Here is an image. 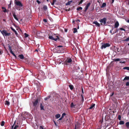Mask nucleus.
I'll return each mask as SVG.
<instances>
[{"mask_svg": "<svg viewBox=\"0 0 129 129\" xmlns=\"http://www.w3.org/2000/svg\"><path fill=\"white\" fill-rule=\"evenodd\" d=\"M93 24H95L96 26L99 27H100V24L98 23L97 21L93 22Z\"/></svg>", "mask_w": 129, "mask_h": 129, "instance_id": "nucleus-10", "label": "nucleus"}, {"mask_svg": "<svg viewBox=\"0 0 129 129\" xmlns=\"http://www.w3.org/2000/svg\"><path fill=\"white\" fill-rule=\"evenodd\" d=\"M10 28L15 33V35L17 36L18 35V33L16 31L15 29H13L12 27H11Z\"/></svg>", "mask_w": 129, "mask_h": 129, "instance_id": "nucleus-12", "label": "nucleus"}, {"mask_svg": "<svg viewBox=\"0 0 129 129\" xmlns=\"http://www.w3.org/2000/svg\"><path fill=\"white\" fill-rule=\"evenodd\" d=\"M84 0H81L79 3L78 5H80V4H81Z\"/></svg>", "mask_w": 129, "mask_h": 129, "instance_id": "nucleus-38", "label": "nucleus"}, {"mask_svg": "<svg viewBox=\"0 0 129 129\" xmlns=\"http://www.w3.org/2000/svg\"><path fill=\"white\" fill-rule=\"evenodd\" d=\"M10 53L15 57V58H16V55L12 51L10 52Z\"/></svg>", "mask_w": 129, "mask_h": 129, "instance_id": "nucleus-27", "label": "nucleus"}, {"mask_svg": "<svg viewBox=\"0 0 129 129\" xmlns=\"http://www.w3.org/2000/svg\"><path fill=\"white\" fill-rule=\"evenodd\" d=\"M18 125H15L13 129H17V128L18 127Z\"/></svg>", "mask_w": 129, "mask_h": 129, "instance_id": "nucleus-45", "label": "nucleus"}, {"mask_svg": "<svg viewBox=\"0 0 129 129\" xmlns=\"http://www.w3.org/2000/svg\"><path fill=\"white\" fill-rule=\"evenodd\" d=\"M90 3L89 2L88 3H87V4L86 6L85 7V9L84 11L85 12H86L87 10L88 9V8L90 6Z\"/></svg>", "mask_w": 129, "mask_h": 129, "instance_id": "nucleus-8", "label": "nucleus"}, {"mask_svg": "<svg viewBox=\"0 0 129 129\" xmlns=\"http://www.w3.org/2000/svg\"><path fill=\"white\" fill-rule=\"evenodd\" d=\"M119 26V24L118 21H116L115 23L114 28H117Z\"/></svg>", "mask_w": 129, "mask_h": 129, "instance_id": "nucleus-9", "label": "nucleus"}, {"mask_svg": "<svg viewBox=\"0 0 129 129\" xmlns=\"http://www.w3.org/2000/svg\"><path fill=\"white\" fill-rule=\"evenodd\" d=\"M75 105H74L73 103L72 102L71 103V108H75Z\"/></svg>", "mask_w": 129, "mask_h": 129, "instance_id": "nucleus-22", "label": "nucleus"}, {"mask_svg": "<svg viewBox=\"0 0 129 129\" xmlns=\"http://www.w3.org/2000/svg\"><path fill=\"white\" fill-rule=\"evenodd\" d=\"M124 62H124V61H123V62H122V61H120V63H124Z\"/></svg>", "mask_w": 129, "mask_h": 129, "instance_id": "nucleus-61", "label": "nucleus"}, {"mask_svg": "<svg viewBox=\"0 0 129 129\" xmlns=\"http://www.w3.org/2000/svg\"><path fill=\"white\" fill-rule=\"evenodd\" d=\"M54 124H55V125H56V122H55V121H54Z\"/></svg>", "mask_w": 129, "mask_h": 129, "instance_id": "nucleus-59", "label": "nucleus"}, {"mask_svg": "<svg viewBox=\"0 0 129 129\" xmlns=\"http://www.w3.org/2000/svg\"><path fill=\"white\" fill-rule=\"evenodd\" d=\"M114 29V27H112V29H111V30L113 31V30Z\"/></svg>", "mask_w": 129, "mask_h": 129, "instance_id": "nucleus-57", "label": "nucleus"}, {"mask_svg": "<svg viewBox=\"0 0 129 129\" xmlns=\"http://www.w3.org/2000/svg\"><path fill=\"white\" fill-rule=\"evenodd\" d=\"M60 116V115L59 114H58L55 115V117L56 118H58Z\"/></svg>", "mask_w": 129, "mask_h": 129, "instance_id": "nucleus-21", "label": "nucleus"}, {"mask_svg": "<svg viewBox=\"0 0 129 129\" xmlns=\"http://www.w3.org/2000/svg\"><path fill=\"white\" fill-rule=\"evenodd\" d=\"M66 115V114L65 113H62V115L61 117L62 118H63L64 117V116L65 115Z\"/></svg>", "mask_w": 129, "mask_h": 129, "instance_id": "nucleus-36", "label": "nucleus"}, {"mask_svg": "<svg viewBox=\"0 0 129 129\" xmlns=\"http://www.w3.org/2000/svg\"><path fill=\"white\" fill-rule=\"evenodd\" d=\"M64 31L65 32H67V30L66 29H64Z\"/></svg>", "mask_w": 129, "mask_h": 129, "instance_id": "nucleus-56", "label": "nucleus"}, {"mask_svg": "<svg viewBox=\"0 0 129 129\" xmlns=\"http://www.w3.org/2000/svg\"><path fill=\"white\" fill-rule=\"evenodd\" d=\"M107 19L106 17H104L102 19L99 20V21L101 23L100 24L101 25L103 24V25H106Z\"/></svg>", "mask_w": 129, "mask_h": 129, "instance_id": "nucleus-2", "label": "nucleus"}, {"mask_svg": "<svg viewBox=\"0 0 129 129\" xmlns=\"http://www.w3.org/2000/svg\"><path fill=\"white\" fill-rule=\"evenodd\" d=\"M115 50L117 52H120V49H119V48L116 47L115 49Z\"/></svg>", "mask_w": 129, "mask_h": 129, "instance_id": "nucleus-26", "label": "nucleus"}, {"mask_svg": "<svg viewBox=\"0 0 129 129\" xmlns=\"http://www.w3.org/2000/svg\"><path fill=\"white\" fill-rule=\"evenodd\" d=\"M112 31H113L111 30H110V33H111V34L112 35H113V34H114V33H113H113H112Z\"/></svg>", "mask_w": 129, "mask_h": 129, "instance_id": "nucleus-50", "label": "nucleus"}, {"mask_svg": "<svg viewBox=\"0 0 129 129\" xmlns=\"http://www.w3.org/2000/svg\"><path fill=\"white\" fill-rule=\"evenodd\" d=\"M13 102L14 103H14V100H15V99H16H16H17L16 98H13Z\"/></svg>", "mask_w": 129, "mask_h": 129, "instance_id": "nucleus-52", "label": "nucleus"}, {"mask_svg": "<svg viewBox=\"0 0 129 129\" xmlns=\"http://www.w3.org/2000/svg\"><path fill=\"white\" fill-rule=\"evenodd\" d=\"M54 1H53V2L52 3V5H54Z\"/></svg>", "mask_w": 129, "mask_h": 129, "instance_id": "nucleus-60", "label": "nucleus"}, {"mask_svg": "<svg viewBox=\"0 0 129 129\" xmlns=\"http://www.w3.org/2000/svg\"><path fill=\"white\" fill-rule=\"evenodd\" d=\"M100 122H101V123H102V122H103V121H102V120H100Z\"/></svg>", "mask_w": 129, "mask_h": 129, "instance_id": "nucleus-63", "label": "nucleus"}, {"mask_svg": "<svg viewBox=\"0 0 129 129\" xmlns=\"http://www.w3.org/2000/svg\"><path fill=\"white\" fill-rule=\"evenodd\" d=\"M3 11L5 13H6L8 12L9 11L8 10V9L7 10L6 8L4 10H3Z\"/></svg>", "mask_w": 129, "mask_h": 129, "instance_id": "nucleus-32", "label": "nucleus"}, {"mask_svg": "<svg viewBox=\"0 0 129 129\" xmlns=\"http://www.w3.org/2000/svg\"><path fill=\"white\" fill-rule=\"evenodd\" d=\"M124 70H126L128 71H129V67H124L123 68Z\"/></svg>", "mask_w": 129, "mask_h": 129, "instance_id": "nucleus-23", "label": "nucleus"}, {"mask_svg": "<svg viewBox=\"0 0 129 129\" xmlns=\"http://www.w3.org/2000/svg\"><path fill=\"white\" fill-rule=\"evenodd\" d=\"M82 94H83V93H84V91H83V88L82 87ZM82 94L83 95V94Z\"/></svg>", "mask_w": 129, "mask_h": 129, "instance_id": "nucleus-54", "label": "nucleus"}, {"mask_svg": "<svg viewBox=\"0 0 129 129\" xmlns=\"http://www.w3.org/2000/svg\"><path fill=\"white\" fill-rule=\"evenodd\" d=\"M15 4L17 6H18L20 7L23 6V5L21 2L19 1H16L15 2Z\"/></svg>", "mask_w": 129, "mask_h": 129, "instance_id": "nucleus-6", "label": "nucleus"}, {"mask_svg": "<svg viewBox=\"0 0 129 129\" xmlns=\"http://www.w3.org/2000/svg\"><path fill=\"white\" fill-rule=\"evenodd\" d=\"M72 2V1H69L68 2L66 3V6L69 5Z\"/></svg>", "mask_w": 129, "mask_h": 129, "instance_id": "nucleus-20", "label": "nucleus"}, {"mask_svg": "<svg viewBox=\"0 0 129 129\" xmlns=\"http://www.w3.org/2000/svg\"><path fill=\"white\" fill-rule=\"evenodd\" d=\"M63 46H62L61 45H59L57 46V47L59 48V47H62Z\"/></svg>", "mask_w": 129, "mask_h": 129, "instance_id": "nucleus-51", "label": "nucleus"}, {"mask_svg": "<svg viewBox=\"0 0 129 129\" xmlns=\"http://www.w3.org/2000/svg\"><path fill=\"white\" fill-rule=\"evenodd\" d=\"M125 125L127 128H129V122H126L125 123Z\"/></svg>", "mask_w": 129, "mask_h": 129, "instance_id": "nucleus-19", "label": "nucleus"}, {"mask_svg": "<svg viewBox=\"0 0 129 129\" xmlns=\"http://www.w3.org/2000/svg\"><path fill=\"white\" fill-rule=\"evenodd\" d=\"M74 31L73 33H75L77 31V28H73Z\"/></svg>", "mask_w": 129, "mask_h": 129, "instance_id": "nucleus-25", "label": "nucleus"}, {"mask_svg": "<svg viewBox=\"0 0 129 129\" xmlns=\"http://www.w3.org/2000/svg\"><path fill=\"white\" fill-rule=\"evenodd\" d=\"M110 46V45L109 43H102V45L101 47V48L102 49L103 48H105L106 47Z\"/></svg>", "mask_w": 129, "mask_h": 129, "instance_id": "nucleus-5", "label": "nucleus"}, {"mask_svg": "<svg viewBox=\"0 0 129 129\" xmlns=\"http://www.w3.org/2000/svg\"><path fill=\"white\" fill-rule=\"evenodd\" d=\"M119 30L117 28L116 30H115V31H113V33H115L118 32Z\"/></svg>", "mask_w": 129, "mask_h": 129, "instance_id": "nucleus-35", "label": "nucleus"}, {"mask_svg": "<svg viewBox=\"0 0 129 129\" xmlns=\"http://www.w3.org/2000/svg\"><path fill=\"white\" fill-rule=\"evenodd\" d=\"M82 8L81 7H79L78 8H77V10L78 11H79L80 10H82Z\"/></svg>", "mask_w": 129, "mask_h": 129, "instance_id": "nucleus-29", "label": "nucleus"}, {"mask_svg": "<svg viewBox=\"0 0 129 129\" xmlns=\"http://www.w3.org/2000/svg\"><path fill=\"white\" fill-rule=\"evenodd\" d=\"M43 21L45 22H47V19H43Z\"/></svg>", "mask_w": 129, "mask_h": 129, "instance_id": "nucleus-47", "label": "nucleus"}, {"mask_svg": "<svg viewBox=\"0 0 129 129\" xmlns=\"http://www.w3.org/2000/svg\"><path fill=\"white\" fill-rule=\"evenodd\" d=\"M5 9H6V8L5 7H2V10H4Z\"/></svg>", "mask_w": 129, "mask_h": 129, "instance_id": "nucleus-53", "label": "nucleus"}, {"mask_svg": "<svg viewBox=\"0 0 129 129\" xmlns=\"http://www.w3.org/2000/svg\"><path fill=\"white\" fill-rule=\"evenodd\" d=\"M59 61H60L59 62H58V63H59V64H60L61 63L62 61H61H61H60V60H59Z\"/></svg>", "mask_w": 129, "mask_h": 129, "instance_id": "nucleus-58", "label": "nucleus"}, {"mask_svg": "<svg viewBox=\"0 0 129 129\" xmlns=\"http://www.w3.org/2000/svg\"><path fill=\"white\" fill-rule=\"evenodd\" d=\"M69 87L71 90H72L73 88V86L72 85H69Z\"/></svg>", "mask_w": 129, "mask_h": 129, "instance_id": "nucleus-28", "label": "nucleus"}, {"mask_svg": "<svg viewBox=\"0 0 129 129\" xmlns=\"http://www.w3.org/2000/svg\"><path fill=\"white\" fill-rule=\"evenodd\" d=\"M0 31L4 36H9L11 34L10 33H7V31L5 30H0Z\"/></svg>", "mask_w": 129, "mask_h": 129, "instance_id": "nucleus-4", "label": "nucleus"}, {"mask_svg": "<svg viewBox=\"0 0 129 129\" xmlns=\"http://www.w3.org/2000/svg\"><path fill=\"white\" fill-rule=\"evenodd\" d=\"M127 22L129 23V19L127 20Z\"/></svg>", "mask_w": 129, "mask_h": 129, "instance_id": "nucleus-64", "label": "nucleus"}, {"mask_svg": "<svg viewBox=\"0 0 129 129\" xmlns=\"http://www.w3.org/2000/svg\"><path fill=\"white\" fill-rule=\"evenodd\" d=\"M38 99H37L35 100L34 101H32V107L33 108L34 110H37L38 105Z\"/></svg>", "mask_w": 129, "mask_h": 129, "instance_id": "nucleus-1", "label": "nucleus"}, {"mask_svg": "<svg viewBox=\"0 0 129 129\" xmlns=\"http://www.w3.org/2000/svg\"><path fill=\"white\" fill-rule=\"evenodd\" d=\"M118 30H123L124 31H125V30L122 28H118Z\"/></svg>", "mask_w": 129, "mask_h": 129, "instance_id": "nucleus-40", "label": "nucleus"}, {"mask_svg": "<svg viewBox=\"0 0 129 129\" xmlns=\"http://www.w3.org/2000/svg\"><path fill=\"white\" fill-rule=\"evenodd\" d=\"M121 117L120 115L118 116V119L119 120H120L121 119Z\"/></svg>", "mask_w": 129, "mask_h": 129, "instance_id": "nucleus-46", "label": "nucleus"}, {"mask_svg": "<svg viewBox=\"0 0 129 129\" xmlns=\"http://www.w3.org/2000/svg\"><path fill=\"white\" fill-rule=\"evenodd\" d=\"M36 2L38 4H40L41 3L40 2L39 0H37L36 1Z\"/></svg>", "mask_w": 129, "mask_h": 129, "instance_id": "nucleus-49", "label": "nucleus"}, {"mask_svg": "<svg viewBox=\"0 0 129 129\" xmlns=\"http://www.w3.org/2000/svg\"><path fill=\"white\" fill-rule=\"evenodd\" d=\"M39 129H44L42 126H40L39 127Z\"/></svg>", "mask_w": 129, "mask_h": 129, "instance_id": "nucleus-48", "label": "nucleus"}, {"mask_svg": "<svg viewBox=\"0 0 129 129\" xmlns=\"http://www.w3.org/2000/svg\"><path fill=\"white\" fill-rule=\"evenodd\" d=\"M112 0V3H113V2H114V0Z\"/></svg>", "mask_w": 129, "mask_h": 129, "instance_id": "nucleus-62", "label": "nucleus"}, {"mask_svg": "<svg viewBox=\"0 0 129 129\" xmlns=\"http://www.w3.org/2000/svg\"><path fill=\"white\" fill-rule=\"evenodd\" d=\"M81 97H82V102H83V101H84V98H83V95L82 94H81Z\"/></svg>", "mask_w": 129, "mask_h": 129, "instance_id": "nucleus-43", "label": "nucleus"}, {"mask_svg": "<svg viewBox=\"0 0 129 129\" xmlns=\"http://www.w3.org/2000/svg\"><path fill=\"white\" fill-rule=\"evenodd\" d=\"M5 122L4 121H2L1 122V126H3L5 124Z\"/></svg>", "mask_w": 129, "mask_h": 129, "instance_id": "nucleus-33", "label": "nucleus"}, {"mask_svg": "<svg viewBox=\"0 0 129 129\" xmlns=\"http://www.w3.org/2000/svg\"><path fill=\"white\" fill-rule=\"evenodd\" d=\"M11 2H10V4L8 5V9H9V8L11 7Z\"/></svg>", "mask_w": 129, "mask_h": 129, "instance_id": "nucleus-41", "label": "nucleus"}, {"mask_svg": "<svg viewBox=\"0 0 129 129\" xmlns=\"http://www.w3.org/2000/svg\"><path fill=\"white\" fill-rule=\"evenodd\" d=\"M5 104L6 105H7L8 106L10 104V102L8 101H6L5 102Z\"/></svg>", "mask_w": 129, "mask_h": 129, "instance_id": "nucleus-16", "label": "nucleus"}, {"mask_svg": "<svg viewBox=\"0 0 129 129\" xmlns=\"http://www.w3.org/2000/svg\"><path fill=\"white\" fill-rule=\"evenodd\" d=\"M123 41H129V37L126 39L124 40Z\"/></svg>", "mask_w": 129, "mask_h": 129, "instance_id": "nucleus-34", "label": "nucleus"}, {"mask_svg": "<svg viewBox=\"0 0 129 129\" xmlns=\"http://www.w3.org/2000/svg\"><path fill=\"white\" fill-rule=\"evenodd\" d=\"M95 105V104L93 103H92L91 106L89 108V109H91L94 108Z\"/></svg>", "mask_w": 129, "mask_h": 129, "instance_id": "nucleus-14", "label": "nucleus"}, {"mask_svg": "<svg viewBox=\"0 0 129 129\" xmlns=\"http://www.w3.org/2000/svg\"><path fill=\"white\" fill-rule=\"evenodd\" d=\"M8 47L10 50V52L12 51L11 49V47L10 46L9 44H8Z\"/></svg>", "mask_w": 129, "mask_h": 129, "instance_id": "nucleus-31", "label": "nucleus"}, {"mask_svg": "<svg viewBox=\"0 0 129 129\" xmlns=\"http://www.w3.org/2000/svg\"><path fill=\"white\" fill-rule=\"evenodd\" d=\"M129 80V77L128 76H126L124 78V79L123 80V81L125 80Z\"/></svg>", "mask_w": 129, "mask_h": 129, "instance_id": "nucleus-17", "label": "nucleus"}, {"mask_svg": "<svg viewBox=\"0 0 129 129\" xmlns=\"http://www.w3.org/2000/svg\"><path fill=\"white\" fill-rule=\"evenodd\" d=\"M14 18L17 20L18 21V19L16 17L15 13L14 12H12Z\"/></svg>", "mask_w": 129, "mask_h": 129, "instance_id": "nucleus-11", "label": "nucleus"}, {"mask_svg": "<svg viewBox=\"0 0 129 129\" xmlns=\"http://www.w3.org/2000/svg\"><path fill=\"white\" fill-rule=\"evenodd\" d=\"M50 98V96H48L45 98L44 99L45 100H47L49 98Z\"/></svg>", "mask_w": 129, "mask_h": 129, "instance_id": "nucleus-39", "label": "nucleus"}, {"mask_svg": "<svg viewBox=\"0 0 129 129\" xmlns=\"http://www.w3.org/2000/svg\"><path fill=\"white\" fill-rule=\"evenodd\" d=\"M49 38L51 40H54L55 41H57L58 40H59V38L57 36H56L55 35L54 36H49Z\"/></svg>", "mask_w": 129, "mask_h": 129, "instance_id": "nucleus-3", "label": "nucleus"}, {"mask_svg": "<svg viewBox=\"0 0 129 129\" xmlns=\"http://www.w3.org/2000/svg\"><path fill=\"white\" fill-rule=\"evenodd\" d=\"M106 3H104L102 4V5L101 7V8H103L105 7H106Z\"/></svg>", "mask_w": 129, "mask_h": 129, "instance_id": "nucleus-15", "label": "nucleus"}, {"mask_svg": "<svg viewBox=\"0 0 129 129\" xmlns=\"http://www.w3.org/2000/svg\"><path fill=\"white\" fill-rule=\"evenodd\" d=\"M18 57L21 59H23L24 58V56L22 54L19 55Z\"/></svg>", "mask_w": 129, "mask_h": 129, "instance_id": "nucleus-18", "label": "nucleus"}, {"mask_svg": "<svg viewBox=\"0 0 129 129\" xmlns=\"http://www.w3.org/2000/svg\"><path fill=\"white\" fill-rule=\"evenodd\" d=\"M44 106L42 105L41 103L40 104V108L41 110H45L44 108Z\"/></svg>", "mask_w": 129, "mask_h": 129, "instance_id": "nucleus-13", "label": "nucleus"}, {"mask_svg": "<svg viewBox=\"0 0 129 129\" xmlns=\"http://www.w3.org/2000/svg\"><path fill=\"white\" fill-rule=\"evenodd\" d=\"M72 61V59L71 58H67L66 60L65 61V63H70Z\"/></svg>", "mask_w": 129, "mask_h": 129, "instance_id": "nucleus-7", "label": "nucleus"}, {"mask_svg": "<svg viewBox=\"0 0 129 129\" xmlns=\"http://www.w3.org/2000/svg\"><path fill=\"white\" fill-rule=\"evenodd\" d=\"M113 60H114L115 61H119L120 59L119 58H117L116 59H113Z\"/></svg>", "mask_w": 129, "mask_h": 129, "instance_id": "nucleus-37", "label": "nucleus"}, {"mask_svg": "<svg viewBox=\"0 0 129 129\" xmlns=\"http://www.w3.org/2000/svg\"><path fill=\"white\" fill-rule=\"evenodd\" d=\"M47 9V7L46 6H44L43 7V9L45 11H46Z\"/></svg>", "mask_w": 129, "mask_h": 129, "instance_id": "nucleus-24", "label": "nucleus"}, {"mask_svg": "<svg viewBox=\"0 0 129 129\" xmlns=\"http://www.w3.org/2000/svg\"><path fill=\"white\" fill-rule=\"evenodd\" d=\"M126 85L127 86H129V81L126 82Z\"/></svg>", "mask_w": 129, "mask_h": 129, "instance_id": "nucleus-44", "label": "nucleus"}, {"mask_svg": "<svg viewBox=\"0 0 129 129\" xmlns=\"http://www.w3.org/2000/svg\"><path fill=\"white\" fill-rule=\"evenodd\" d=\"M62 119V118L61 117L59 119V120H61Z\"/></svg>", "mask_w": 129, "mask_h": 129, "instance_id": "nucleus-55", "label": "nucleus"}, {"mask_svg": "<svg viewBox=\"0 0 129 129\" xmlns=\"http://www.w3.org/2000/svg\"><path fill=\"white\" fill-rule=\"evenodd\" d=\"M124 123V122L123 121H120L119 122V124L120 125L123 124Z\"/></svg>", "mask_w": 129, "mask_h": 129, "instance_id": "nucleus-30", "label": "nucleus"}, {"mask_svg": "<svg viewBox=\"0 0 129 129\" xmlns=\"http://www.w3.org/2000/svg\"><path fill=\"white\" fill-rule=\"evenodd\" d=\"M24 35H25V37H28V34H27L26 33H25L24 34Z\"/></svg>", "mask_w": 129, "mask_h": 129, "instance_id": "nucleus-42", "label": "nucleus"}]
</instances>
